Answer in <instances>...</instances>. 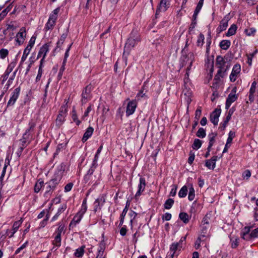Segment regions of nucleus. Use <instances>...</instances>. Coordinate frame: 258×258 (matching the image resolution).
Instances as JSON below:
<instances>
[{
  "mask_svg": "<svg viewBox=\"0 0 258 258\" xmlns=\"http://www.w3.org/2000/svg\"><path fill=\"white\" fill-rule=\"evenodd\" d=\"M91 92V86L90 85L87 86L83 90L82 93V100L81 102L82 104L87 103L88 100L90 99V93Z\"/></svg>",
  "mask_w": 258,
  "mask_h": 258,
  "instance_id": "nucleus-12",
  "label": "nucleus"
},
{
  "mask_svg": "<svg viewBox=\"0 0 258 258\" xmlns=\"http://www.w3.org/2000/svg\"><path fill=\"white\" fill-rule=\"evenodd\" d=\"M72 118L78 125L80 124V121L78 119L77 115L75 109H73L72 111Z\"/></svg>",
  "mask_w": 258,
  "mask_h": 258,
  "instance_id": "nucleus-52",
  "label": "nucleus"
},
{
  "mask_svg": "<svg viewBox=\"0 0 258 258\" xmlns=\"http://www.w3.org/2000/svg\"><path fill=\"white\" fill-rule=\"evenodd\" d=\"M235 93L236 88H235L232 89V92L228 95L225 103V108L226 109H228L231 104L237 100V96L235 94Z\"/></svg>",
  "mask_w": 258,
  "mask_h": 258,
  "instance_id": "nucleus-10",
  "label": "nucleus"
},
{
  "mask_svg": "<svg viewBox=\"0 0 258 258\" xmlns=\"http://www.w3.org/2000/svg\"><path fill=\"white\" fill-rule=\"evenodd\" d=\"M196 136L200 138H205L206 136V130L202 127H200L198 131Z\"/></svg>",
  "mask_w": 258,
  "mask_h": 258,
  "instance_id": "nucleus-43",
  "label": "nucleus"
},
{
  "mask_svg": "<svg viewBox=\"0 0 258 258\" xmlns=\"http://www.w3.org/2000/svg\"><path fill=\"white\" fill-rule=\"evenodd\" d=\"M255 29L254 28H250L245 30L244 32L247 36L254 35L255 33Z\"/></svg>",
  "mask_w": 258,
  "mask_h": 258,
  "instance_id": "nucleus-50",
  "label": "nucleus"
},
{
  "mask_svg": "<svg viewBox=\"0 0 258 258\" xmlns=\"http://www.w3.org/2000/svg\"><path fill=\"white\" fill-rule=\"evenodd\" d=\"M174 200L172 199H168L165 201L164 205V208L166 209H170L172 207L174 204Z\"/></svg>",
  "mask_w": 258,
  "mask_h": 258,
  "instance_id": "nucleus-41",
  "label": "nucleus"
},
{
  "mask_svg": "<svg viewBox=\"0 0 258 258\" xmlns=\"http://www.w3.org/2000/svg\"><path fill=\"white\" fill-rule=\"evenodd\" d=\"M202 110L201 107H199L195 112V118L196 120H199V119L200 118L201 115Z\"/></svg>",
  "mask_w": 258,
  "mask_h": 258,
  "instance_id": "nucleus-53",
  "label": "nucleus"
},
{
  "mask_svg": "<svg viewBox=\"0 0 258 258\" xmlns=\"http://www.w3.org/2000/svg\"><path fill=\"white\" fill-rule=\"evenodd\" d=\"M182 248V245H180V242H174L173 243L170 247V250L171 251V257L173 258L174 255L176 254L177 251H180L181 248Z\"/></svg>",
  "mask_w": 258,
  "mask_h": 258,
  "instance_id": "nucleus-20",
  "label": "nucleus"
},
{
  "mask_svg": "<svg viewBox=\"0 0 258 258\" xmlns=\"http://www.w3.org/2000/svg\"><path fill=\"white\" fill-rule=\"evenodd\" d=\"M144 91L143 90H141L136 95V99L138 100H140L141 98L146 96V94L143 93Z\"/></svg>",
  "mask_w": 258,
  "mask_h": 258,
  "instance_id": "nucleus-60",
  "label": "nucleus"
},
{
  "mask_svg": "<svg viewBox=\"0 0 258 258\" xmlns=\"http://www.w3.org/2000/svg\"><path fill=\"white\" fill-rule=\"evenodd\" d=\"M74 184L72 182H70L68 183L65 186H64V191L65 192H69L71 190Z\"/></svg>",
  "mask_w": 258,
  "mask_h": 258,
  "instance_id": "nucleus-62",
  "label": "nucleus"
},
{
  "mask_svg": "<svg viewBox=\"0 0 258 258\" xmlns=\"http://www.w3.org/2000/svg\"><path fill=\"white\" fill-rule=\"evenodd\" d=\"M187 192L188 190L187 186L186 185H184L180 189L178 192V196L180 198H184L187 195Z\"/></svg>",
  "mask_w": 258,
  "mask_h": 258,
  "instance_id": "nucleus-36",
  "label": "nucleus"
},
{
  "mask_svg": "<svg viewBox=\"0 0 258 258\" xmlns=\"http://www.w3.org/2000/svg\"><path fill=\"white\" fill-rule=\"evenodd\" d=\"M101 202H102V203L105 202V199L103 198H98L97 199L95 202H94V211L95 212L97 211L98 210H100L101 209L100 204Z\"/></svg>",
  "mask_w": 258,
  "mask_h": 258,
  "instance_id": "nucleus-29",
  "label": "nucleus"
},
{
  "mask_svg": "<svg viewBox=\"0 0 258 258\" xmlns=\"http://www.w3.org/2000/svg\"><path fill=\"white\" fill-rule=\"evenodd\" d=\"M20 92V88L18 87L14 89L13 92L12 93V96L9 99L8 104L7 107L10 106H13L15 103L16 100H17Z\"/></svg>",
  "mask_w": 258,
  "mask_h": 258,
  "instance_id": "nucleus-13",
  "label": "nucleus"
},
{
  "mask_svg": "<svg viewBox=\"0 0 258 258\" xmlns=\"http://www.w3.org/2000/svg\"><path fill=\"white\" fill-rule=\"evenodd\" d=\"M9 54V51L5 48H2L0 50V57L2 59H4Z\"/></svg>",
  "mask_w": 258,
  "mask_h": 258,
  "instance_id": "nucleus-48",
  "label": "nucleus"
},
{
  "mask_svg": "<svg viewBox=\"0 0 258 258\" xmlns=\"http://www.w3.org/2000/svg\"><path fill=\"white\" fill-rule=\"evenodd\" d=\"M84 246H82L81 247L77 249L75 252V255L77 257H81L84 253Z\"/></svg>",
  "mask_w": 258,
  "mask_h": 258,
  "instance_id": "nucleus-37",
  "label": "nucleus"
},
{
  "mask_svg": "<svg viewBox=\"0 0 258 258\" xmlns=\"http://www.w3.org/2000/svg\"><path fill=\"white\" fill-rule=\"evenodd\" d=\"M48 51L49 45L47 43H46L40 48L37 57V59H38L41 56H42V58L45 59L46 54Z\"/></svg>",
  "mask_w": 258,
  "mask_h": 258,
  "instance_id": "nucleus-21",
  "label": "nucleus"
},
{
  "mask_svg": "<svg viewBox=\"0 0 258 258\" xmlns=\"http://www.w3.org/2000/svg\"><path fill=\"white\" fill-rule=\"evenodd\" d=\"M202 144V142L200 140L196 139H195L194 143L192 145V148L194 150H198L201 148Z\"/></svg>",
  "mask_w": 258,
  "mask_h": 258,
  "instance_id": "nucleus-38",
  "label": "nucleus"
},
{
  "mask_svg": "<svg viewBox=\"0 0 258 258\" xmlns=\"http://www.w3.org/2000/svg\"><path fill=\"white\" fill-rule=\"evenodd\" d=\"M251 176L250 171L249 170H245L242 174L243 178L248 179Z\"/></svg>",
  "mask_w": 258,
  "mask_h": 258,
  "instance_id": "nucleus-63",
  "label": "nucleus"
},
{
  "mask_svg": "<svg viewBox=\"0 0 258 258\" xmlns=\"http://www.w3.org/2000/svg\"><path fill=\"white\" fill-rule=\"evenodd\" d=\"M52 244L56 247H59L61 246V236H60L59 235H56V236L54 237V239L52 241Z\"/></svg>",
  "mask_w": 258,
  "mask_h": 258,
  "instance_id": "nucleus-35",
  "label": "nucleus"
},
{
  "mask_svg": "<svg viewBox=\"0 0 258 258\" xmlns=\"http://www.w3.org/2000/svg\"><path fill=\"white\" fill-rule=\"evenodd\" d=\"M127 231V230L126 229V226L124 225L120 228L119 230V233L121 236H124L126 235Z\"/></svg>",
  "mask_w": 258,
  "mask_h": 258,
  "instance_id": "nucleus-61",
  "label": "nucleus"
},
{
  "mask_svg": "<svg viewBox=\"0 0 258 258\" xmlns=\"http://www.w3.org/2000/svg\"><path fill=\"white\" fill-rule=\"evenodd\" d=\"M35 40H36L35 36H33L31 38V39L29 42V44H28L26 48L24 50V52H23V55L21 58V63L23 62L26 60L28 55L29 54L31 49H32V48L33 47V46L35 43Z\"/></svg>",
  "mask_w": 258,
  "mask_h": 258,
  "instance_id": "nucleus-8",
  "label": "nucleus"
},
{
  "mask_svg": "<svg viewBox=\"0 0 258 258\" xmlns=\"http://www.w3.org/2000/svg\"><path fill=\"white\" fill-rule=\"evenodd\" d=\"M146 185V183L145 179L143 177H141L140 178V183L138 186V190L135 195V197L136 198L140 197L142 192L144 191Z\"/></svg>",
  "mask_w": 258,
  "mask_h": 258,
  "instance_id": "nucleus-17",
  "label": "nucleus"
},
{
  "mask_svg": "<svg viewBox=\"0 0 258 258\" xmlns=\"http://www.w3.org/2000/svg\"><path fill=\"white\" fill-rule=\"evenodd\" d=\"M65 225L63 223H59L58 224V228L57 230L56 231V234L57 235L61 236L62 232L64 230Z\"/></svg>",
  "mask_w": 258,
  "mask_h": 258,
  "instance_id": "nucleus-46",
  "label": "nucleus"
},
{
  "mask_svg": "<svg viewBox=\"0 0 258 258\" xmlns=\"http://www.w3.org/2000/svg\"><path fill=\"white\" fill-rule=\"evenodd\" d=\"M251 232L250 233H243L242 234V238L243 239L248 241L251 240V239H253L252 237Z\"/></svg>",
  "mask_w": 258,
  "mask_h": 258,
  "instance_id": "nucleus-54",
  "label": "nucleus"
},
{
  "mask_svg": "<svg viewBox=\"0 0 258 258\" xmlns=\"http://www.w3.org/2000/svg\"><path fill=\"white\" fill-rule=\"evenodd\" d=\"M68 35L67 31L64 33H63L61 36L58 42H57L56 48L55 50L57 48H60L62 44L63 43L66 38H67Z\"/></svg>",
  "mask_w": 258,
  "mask_h": 258,
  "instance_id": "nucleus-33",
  "label": "nucleus"
},
{
  "mask_svg": "<svg viewBox=\"0 0 258 258\" xmlns=\"http://www.w3.org/2000/svg\"><path fill=\"white\" fill-rule=\"evenodd\" d=\"M184 88L183 89L182 93L184 96V99L185 100V101L187 103V106H188L189 104L190 103V102L191 101V95H192L191 90L189 87H188V85H187L188 81H187V80H186V79H184Z\"/></svg>",
  "mask_w": 258,
  "mask_h": 258,
  "instance_id": "nucleus-5",
  "label": "nucleus"
},
{
  "mask_svg": "<svg viewBox=\"0 0 258 258\" xmlns=\"http://www.w3.org/2000/svg\"><path fill=\"white\" fill-rule=\"evenodd\" d=\"M60 11V8L58 7L54 10L50 14L49 19L46 23L44 29L46 31L52 30L55 25L56 21L57 19L58 13Z\"/></svg>",
  "mask_w": 258,
  "mask_h": 258,
  "instance_id": "nucleus-4",
  "label": "nucleus"
},
{
  "mask_svg": "<svg viewBox=\"0 0 258 258\" xmlns=\"http://www.w3.org/2000/svg\"><path fill=\"white\" fill-rule=\"evenodd\" d=\"M172 216L170 213H166L165 214H164L162 216V220H166V221H169L171 219Z\"/></svg>",
  "mask_w": 258,
  "mask_h": 258,
  "instance_id": "nucleus-59",
  "label": "nucleus"
},
{
  "mask_svg": "<svg viewBox=\"0 0 258 258\" xmlns=\"http://www.w3.org/2000/svg\"><path fill=\"white\" fill-rule=\"evenodd\" d=\"M237 30V26L235 24L232 25L229 28L226 34L227 36H230L234 35Z\"/></svg>",
  "mask_w": 258,
  "mask_h": 258,
  "instance_id": "nucleus-31",
  "label": "nucleus"
},
{
  "mask_svg": "<svg viewBox=\"0 0 258 258\" xmlns=\"http://www.w3.org/2000/svg\"><path fill=\"white\" fill-rule=\"evenodd\" d=\"M64 117H65L63 114L59 113V114L57 115V117L56 118V122H59V124H61L63 121Z\"/></svg>",
  "mask_w": 258,
  "mask_h": 258,
  "instance_id": "nucleus-57",
  "label": "nucleus"
},
{
  "mask_svg": "<svg viewBox=\"0 0 258 258\" xmlns=\"http://www.w3.org/2000/svg\"><path fill=\"white\" fill-rule=\"evenodd\" d=\"M189 61V53L187 55H182L181 57V63L180 66L181 67H184L186 64H188V63Z\"/></svg>",
  "mask_w": 258,
  "mask_h": 258,
  "instance_id": "nucleus-32",
  "label": "nucleus"
},
{
  "mask_svg": "<svg viewBox=\"0 0 258 258\" xmlns=\"http://www.w3.org/2000/svg\"><path fill=\"white\" fill-rule=\"evenodd\" d=\"M230 119V118H229V117L226 116L223 122L220 123L219 128L221 129V130H224Z\"/></svg>",
  "mask_w": 258,
  "mask_h": 258,
  "instance_id": "nucleus-45",
  "label": "nucleus"
},
{
  "mask_svg": "<svg viewBox=\"0 0 258 258\" xmlns=\"http://www.w3.org/2000/svg\"><path fill=\"white\" fill-rule=\"evenodd\" d=\"M252 237L254 238L258 237V227L253 230L251 232Z\"/></svg>",
  "mask_w": 258,
  "mask_h": 258,
  "instance_id": "nucleus-64",
  "label": "nucleus"
},
{
  "mask_svg": "<svg viewBox=\"0 0 258 258\" xmlns=\"http://www.w3.org/2000/svg\"><path fill=\"white\" fill-rule=\"evenodd\" d=\"M99 154H95L90 168H96L98 165L97 161L99 158Z\"/></svg>",
  "mask_w": 258,
  "mask_h": 258,
  "instance_id": "nucleus-47",
  "label": "nucleus"
},
{
  "mask_svg": "<svg viewBox=\"0 0 258 258\" xmlns=\"http://www.w3.org/2000/svg\"><path fill=\"white\" fill-rule=\"evenodd\" d=\"M231 42L228 40H223L220 43V47L223 50H227L230 46Z\"/></svg>",
  "mask_w": 258,
  "mask_h": 258,
  "instance_id": "nucleus-30",
  "label": "nucleus"
},
{
  "mask_svg": "<svg viewBox=\"0 0 258 258\" xmlns=\"http://www.w3.org/2000/svg\"><path fill=\"white\" fill-rule=\"evenodd\" d=\"M129 215H130V216L131 217V219L130 222V224L131 225V228H132L133 224V220L135 218V217H136L137 214L135 212H134V211H132L130 213Z\"/></svg>",
  "mask_w": 258,
  "mask_h": 258,
  "instance_id": "nucleus-55",
  "label": "nucleus"
},
{
  "mask_svg": "<svg viewBox=\"0 0 258 258\" xmlns=\"http://www.w3.org/2000/svg\"><path fill=\"white\" fill-rule=\"evenodd\" d=\"M179 217L185 224H186L189 222V216L186 213H180L179 215Z\"/></svg>",
  "mask_w": 258,
  "mask_h": 258,
  "instance_id": "nucleus-34",
  "label": "nucleus"
},
{
  "mask_svg": "<svg viewBox=\"0 0 258 258\" xmlns=\"http://www.w3.org/2000/svg\"><path fill=\"white\" fill-rule=\"evenodd\" d=\"M137 107V101L136 100L130 101L126 106V115L128 116L132 115L135 111Z\"/></svg>",
  "mask_w": 258,
  "mask_h": 258,
  "instance_id": "nucleus-11",
  "label": "nucleus"
},
{
  "mask_svg": "<svg viewBox=\"0 0 258 258\" xmlns=\"http://www.w3.org/2000/svg\"><path fill=\"white\" fill-rule=\"evenodd\" d=\"M221 112V109L216 108L210 115V121L215 125H217L219 121V117Z\"/></svg>",
  "mask_w": 258,
  "mask_h": 258,
  "instance_id": "nucleus-14",
  "label": "nucleus"
},
{
  "mask_svg": "<svg viewBox=\"0 0 258 258\" xmlns=\"http://www.w3.org/2000/svg\"><path fill=\"white\" fill-rule=\"evenodd\" d=\"M65 170L66 165L63 163L57 166L52 178L46 183L47 185L46 186V191L44 193L45 197H48L51 195L52 191L60 182Z\"/></svg>",
  "mask_w": 258,
  "mask_h": 258,
  "instance_id": "nucleus-1",
  "label": "nucleus"
},
{
  "mask_svg": "<svg viewBox=\"0 0 258 258\" xmlns=\"http://www.w3.org/2000/svg\"><path fill=\"white\" fill-rule=\"evenodd\" d=\"M195 189L192 185L189 188V192L188 199L190 201H192L195 199Z\"/></svg>",
  "mask_w": 258,
  "mask_h": 258,
  "instance_id": "nucleus-40",
  "label": "nucleus"
},
{
  "mask_svg": "<svg viewBox=\"0 0 258 258\" xmlns=\"http://www.w3.org/2000/svg\"><path fill=\"white\" fill-rule=\"evenodd\" d=\"M7 26V29L3 31V33L4 35L7 34V32L9 31H13L16 29V27L14 26V25L13 24H8Z\"/></svg>",
  "mask_w": 258,
  "mask_h": 258,
  "instance_id": "nucleus-49",
  "label": "nucleus"
},
{
  "mask_svg": "<svg viewBox=\"0 0 258 258\" xmlns=\"http://www.w3.org/2000/svg\"><path fill=\"white\" fill-rule=\"evenodd\" d=\"M22 224L21 220H18L17 221H16L13 226V232H12L11 234L10 235L9 238L12 237L14 234L16 232V231L18 230L19 227L20 226V225Z\"/></svg>",
  "mask_w": 258,
  "mask_h": 258,
  "instance_id": "nucleus-28",
  "label": "nucleus"
},
{
  "mask_svg": "<svg viewBox=\"0 0 258 258\" xmlns=\"http://www.w3.org/2000/svg\"><path fill=\"white\" fill-rule=\"evenodd\" d=\"M204 39H205L204 35L203 34L200 33L198 38V40H197V45L198 46H202L204 44Z\"/></svg>",
  "mask_w": 258,
  "mask_h": 258,
  "instance_id": "nucleus-44",
  "label": "nucleus"
},
{
  "mask_svg": "<svg viewBox=\"0 0 258 258\" xmlns=\"http://www.w3.org/2000/svg\"><path fill=\"white\" fill-rule=\"evenodd\" d=\"M44 186V182L42 179H39L36 182L34 186V191L38 193Z\"/></svg>",
  "mask_w": 258,
  "mask_h": 258,
  "instance_id": "nucleus-27",
  "label": "nucleus"
},
{
  "mask_svg": "<svg viewBox=\"0 0 258 258\" xmlns=\"http://www.w3.org/2000/svg\"><path fill=\"white\" fill-rule=\"evenodd\" d=\"M256 84L257 83L255 81L252 83L249 92L250 94H254L255 93Z\"/></svg>",
  "mask_w": 258,
  "mask_h": 258,
  "instance_id": "nucleus-56",
  "label": "nucleus"
},
{
  "mask_svg": "<svg viewBox=\"0 0 258 258\" xmlns=\"http://www.w3.org/2000/svg\"><path fill=\"white\" fill-rule=\"evenodd\" d=\"M228 18L224 17L220 22V25L217 28V31L220 33L224 31L228 26Z\"/></svg>",
  "mask_w": 258,
  "mask_h": 258,
  "instance_id": "nucleus-23",
  "label": "nucleus"
},
{
  "mask_svg": "<svg viewBox=\"0 0 258 258\" xmlns=\"http://www.w3.org/2000/svg\"><path fill=\"white\" fill-rule=\"evenodd\" d=\"M82 217L83 215L80 214L79 213H78L77 214L74 216L73 219L69 225V227H75L78 223H79L80 222Z\"/></svg>",
  "mask_w": 258,
  "mask_h": 258,
  "instance_id": "nucleus-25",
  "label": "nucleus"
},
{
  "mask_svg": "<svg viewBox=\"0 0 258 258\" xmlns=\"http://www.w3.org/2000/svg\"><path fill=\"white\" fill-rule=\"evenodd\" d=\"M169 5V0H161L159 6L156 10V14L157 15L160 12L166 11Z\"/></svg>",
  "mask_w": 258,
  "mask_h": 258,
  "instance_id": "nucleus-18",
  "label": "nucleus"
},
{
  "mask_svg": "<svg viewBox=\"0 0 258 258\" xmlns=\"http://www.w3.org/2000/svg\"><path fill=\"white\" fill-rule=\"evenodd\" d=\"M29 125V128L26 131L25 133L23 134L22 139L20 140V146H24L25 148H26L27 145V142L30 136L29 132L31 130L33 129L35 126V124L34 123H30ZM29 143V142L28 144Z\"/></svg>",
  "mask_w": 258,
  "mask_h": 258,
  "instance_id": "nucleus-7",
  "label": "nucleus"
},
{
  "mask_svg": "<svg viewBox=\"0 0 258 258\" xmlns=\"http://www.w3.org/2000/svg\"><path fill=\"white\" fill-rule=\"evenodd\" d=\"M26 36L25 28L22 27L20 29L19 32L16 35V41L19 45L22 44Z\"/></svg>",
  "mask_w": 258,
  "mask_h": 258,
  "instance_id": "nucleus-15",
  "label": "nucleus"
},
{
  "mask_svg": "<svg viewBox=\"0 0 258 258\" xmlns=\"http://www.w3.org/2000/svg\"><path fill=\"white\" fill-rule=\"evenodd\" d=\"M140 41V39L136 32H132L130 38L127 39L125 45V48H133Z\"/></svg>",
  "mask_w": 258,
  "mask_h": 258,
  "instance_id": "nucleus-6",
  "label": "nucleus"
},
{
  "mask_svg": "<svg viewBox=\"0 0 258 258\" xmlns=\"http://www.w3.org/2000/svg\"><path fill=\"white\" fill-rule=\"evenodd\" d=\"M231 246L232 248H236L239 243V239L236 237H233L230 238Z\"/></svg>",
  "mask_w": 258,
  "mask_h": 258,
  "instance_id": "nucleus-39",
  "label": "nucleus"
},
{
  "mask_svg": "<svg viewBox=\"0 0 258 258\" xmlns=\"http://www.w3.org/2000/svg\"><path fill=\"white\" fill-rule=\"evenodd\" d=\"M98 246L97 255L96 258H105L104 255V251L106 247L104 241H101L99 243Z\"/></svg>",
  "mask_w": 258,
  "mask_h": 258,
  "instance_id": "nucleus-19",
  "label": "nucleus"
},
{
  "mask_svg": "<svg viewBox=\"0 0 258 258\" xmlns=\"http://www.w3.org/2000/svg\"><path fill=\"white\" fill-rule=\"evenodd\" d=\"M209 228L210 226L201 225V234L199 236V241L200 240H206L209 237V235L208 232Z\"/></svg>",
  "mask_w": 258,
  "mask_h": 258,
  "instance_id": "nucleus-16",
  "label": "nucleus"
},
{
  "mask_svg": "<svg viewBox=\"0 0 258 258\" xmlns=\"http://www.w3.org/2000/svg\"><path fill=\"white\" fill-rule=\"evenodd\" d=\"M93 131L94 128L91 126H89L87 128L82 139L83 143L85 142L92 136Z\"/></svg>",
  "mask_w": 258,
  "mask_h": 258,
  "instance_id": "nucleus-24",
  "label": "nucleus"
},
{
  "mask_svg": "<svg viewBox=\"0 0 258 258\" xmlns=\"http://www.w3.org/2000/svg\"><path fill=\"white\" fill-rule=\"evenodd\" d=\"M189 61L187 64L188 66L186 69V74L185 75V79H186V80H187V81L188 80L189 71L191 69V67L192 64V62L195 60V57H194V55L193 53H192V52L189 53Z\"/></svg>",
  "mask_w": 258,
  "mask_h": 258,
  "instance_id": "nucleus-22",
  "label": "nucleus"
},
{
  "mask_svg": "<svg viewBox=\"0 0 258 258\" xmlns=\"http://www.w3.org/2000/svg\"><path fill=\"white\" fill-rule=\"evenodd\" d=\"M49 218V216L48 214H47L46 216V218L40 222V227H44L46 226Z\"/></svg>",
  "mask_w": 258,
  "mask_h": 258,
  "instance_id": "nucleus-58",
  "label": "nucleus"
},
{
  "mask_svg": "<svg viewBox=\"0 0 258 258\" xmlns=\"http://www.w3.org/2000/svg\"><path fill=\"white\" fill-rule=\"evenodd\" d=\"M235 137V132L232 131H230L228 134V137L227 140V144H231L233 139Z\"/></svg>",
  "mask_w": 258,
  "mask_h": 258,
  "instance_id": "nucleus-51",
  "label": "nucleus"
},
{
  "mask_svg": "<svg viewBox=\"0 0 258 258\" xmlns=\"http://www.w3.org/2000/svg\"><path fill=\"white\" fill-rule=\"evenodd\" d=\"M216 66L218 68V70L215 76V80H219L220 78L224 77L225 73L230 67V64L227 58L218 55L216 58Z\"/></svg>",
  "mask_w": 258,
  "mask_h": 258,
  "instance_id": "nucleus-2",
  "label": "nucleus"
},
{
  "mask_svg": "<svg viewBox=\"0 0 258 258\" xmlns=\"http://www.w3.org/2000/svg\"><path fill=\"white\" fill-rule=\"evenodd\" d=\"M217 135V133H211L208 135V137L209 141L208 147L212 148V147L213 146L215 142V138Z\"/></svg>",
  "mask_w": 258,
  "mask_h": 258,
  "instance_id": "nucleus-26",
  "label": "nucleus"
},
{
  "mask_svg": "<svg viewBox=\"0 0 258 258\" xmlns=\"http://www.w3.org/2000/svg\"><path fill=\"white\" fill-rule=\"evenodd\" d=\"M96 168H90L86 174L84 176V180L86 183H93V185H97L100 178V174L98 173L93 175V173Z\"/></svg>",
  "mask_w": 258,
  "mask_h": 258,
  "instance_id": "nucleus-3",
  "label": "nucleus"
},
{
  "mask_svg": "<svg viewBox=\"0 0 258 258\" xmlns=\"http://www.w3.org/2000/svg\"><path fill=\"white\" fill-rule=\"evenodd\" d=\"M211 222L210 216L208 214L205 215L202 221V225L210 226V223Z\"/></svg>",
  "mask_w": 258,
  "mask_h": 258,
  "instance_id": "nucleus-42",
  "label": "nucleus"
},
{
  "mask_svg": "<svg viewBox=\"0 0 258 258\" xmlns=\"http://www.w3.org/2000/svg\"><path fill=\"white\" fill-rule=\"evenodd\" d=\"M241 72V66L239 64H235L232 69L231 74L229 76L230 81L231 82H234L236 81L237 78L239 76Z\"/></svg>",
  "mask_w": 258,
  "mask_h": 258,
  "instance_id": "nucleus-9",
  "label": "nucleus"
}]
</instances>
